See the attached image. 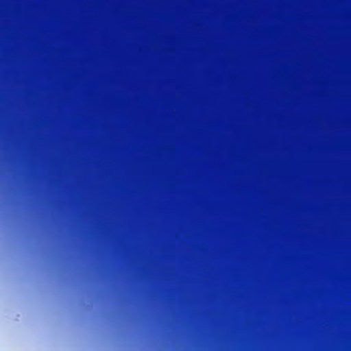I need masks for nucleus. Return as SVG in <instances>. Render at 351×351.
<instances>
[{
    "label": "nucleus",
    "instance_id": "4",
    "mask_svg": "<svg viewBox=\"0 0 351 351\" xmlns=\"http://www.w3.org/2000/svg\"><path fill=\"white\" fill-rule=\"evenodd\" d=\"M66 252H69V250H68V249L66 250Z\"/></svg>",
    "mask_w": 351,
    "mask_h": 351
},
{
    "label": "nucleus",
    "instance_id": "3",
    "mask_svg": "<svg viewBox=\"0 0 351 351\" xmlns=\"http://www.w3.org/2000/svg\"><path fill=\"white\" fill-rule=\"evenodd\" d=\"M69 204V81H67V204ZM67 219H206V217H72Z\"/></svg>",
    "mask_w": 351,
    "mask_h": 351
},
{
    "label": "nucleus",
    "instance_id": "1",
    "mask_svg": "<svg viewBox=\"0 0 351 351\" xmlns=\"http://www.w3.org/2000/svg\"><path fill=\"white\" fill-rule=\"evenodd\" d=\"M2 224L20 225H58L60 233L56 229L44 228L42 234L46 237L49 252L60 262L62 278L66 272V221H0Z\"/></svg>",
    "mask_w": 351,
    "mask_h": 351
},
{
    "label": "nucleus",
    "instance_id": "2",
    "mask_svg": "<svg viewBox=\"0 0 351 351\" xmlns=\"http://www.w3.org/2000/svg\"><path fill=\"white\" fill-rule=\"evenodd\" d=\"M74 224L93 225H206V221H67V228Z\"/></svg>",
    "mask_w": 351,
    "mask_h": 351
}]
</instances>
